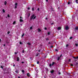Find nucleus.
Segmentation results:
<instances>
[{"label": "nucleus", "instance_id": "nucleus-1", "mask_svg": "<svg viewBox=\"0 0 78 78\" xmlns=\"http://www.w3.org/2000/svg\"><path fill=\"white\" fill-rule=\"evenodd\" d=\"M35 15L34 14H33L30 17V20H31L33 19V20L35 19H36V16H34Z\"/></svg>", "mask_w": 78, "mask_h": 78}, {"label": "nucleus", "instance_id": "nucleus-2", "mask_svg": "<svg viewBox=\"0 0 78 78\" xmlns=\"http://www.w3.org/2000/svg\"><path fill=\"white\" fill-rule=\"evenodd\" d=\"M27 76L28 77H30V73H27Z\"/></svg>", "mask_w": 78, "mask_h": 78}, {"label": "nucleus", "instance_id": "nucleus-3", "mask_svg": "<svg viewBox=\"0 0 78 78\" xmlns=\"http://www.w3.org/2000/svg\"><path fill=\"white\" fill-rule=\"evenodd\" d=\"M69 27L68 26H66V30H69Z\"/></svg>", "mask_w": 78, "mask_h": 78}, {"label": "nucleus", "instance_id": "nucleus-4", "mask_svg": "<svg viewBox=\"0 0 78 78\" xmlns=\"http://www.w3.org/2000/svg\"><path fill=\"white\" fill-rule=\"evenodd\" d=\"M20 22H23V20L22 19H20Z\"/></svg>", "mask_w": 78, "mask_h": 78}, {"label": "nucleus", "instance_id": "nucleus-5", "mask_svg": "<svg viewBox=\"0 0 78 78\" xmlns=\"http://www.w3.org/2000/svg\"><path fill=\"white\" fill-rule=\"evenodd\" d=\"M61 27H58V30H61Z\"/></svg>", "mask_w": 78, "mask_h": 78}, {"label": "nucleus", "instance_id": "nucleus-6", "mask_svg": "<svg viewBox=\"0 0 78 78\" xmlns=\"http://www.w3.org/2000/svg\"><path fill=\"white\" fill-rule=\"evenodd\" d=\"M54 72V70H52L51 71V73H53Z\"/></svg>", "mask_w": 78, "mask_h": 78}, {"label": "nucleus", "instance_id": "nucleus-7", "mask_svg": "<svg viewBox=\"0 0 78 78\" xmlns=\"http://www.w3.org/2000/svg\"><path fill=\"white\" fill-rule=\"evenodd\" d=\"M7 4V2L6 1H5L4 2V5H6V4Z\"/></svg>", "mask_w": 78, "mask_h": 78}, {"label": "nucleus", "instance_id": "nucleus-8", "mask_svg": "<svg viewBox=\"0 0 78 78\" xmlns=\"http://www.w3.org/2000/svg\"><path fill=\"white\" fill-rule=\"evenodd\" d=\"M73 58H74V59H78V56H77V57H73Z\"/></svg>", "mask_w": 78, "mask_h": 78}, {"label": "nucleus", "instance_id": "nucleus-9", "mask_svg": "<svg viewBox=\"0 0 78 78\" xmlns=\"http://www.w3.org/2000/svg\"><path fill=\"white\" fill-rule=\"evenodd\" d=\"M17 61H19V58L18 57L17 58Z\"/></svg>", "mask_w": 78, "mask_h": 78}, {"label": "nucleus", "instance_id": "nucleus-10", "mask_svg": "<svg viewBox=\"0 0 78 78\" xmlns=\"http://www.w3.org/2000/svg\"><path fill=\"white\" fill-rule=\"evenodd\" d=\"M60 59V57H58L57 59V61H59Z\"/></svg>", "mask_w": 78, "mask_h": 78}, {"label": "nucleus", "instance_id": "nucleus-11", "mask_svg": "<svg viewBox=\"0 0 78 78\" xmlns=\"http://www.w3.org/2000/svg\"><path fill=\"white\" fill-rule=\"evenodd\" d=\"M38 32H40V31H41V30L40 29H38Z\"/></svg>", "mask_w": 78, "mask_h": 78}, {"label": "nucleus", "instance_id": "nucleus-12", "mask_svg": "<svg viewBox=\"0 0 78 78\" xmlns=\"http://www.w3.org/2000/svg\"><path fill=\"white\" fill-rule=\"evenodd\" d=\"M2 11L4 13H5V9H3Z\"/></svg>", "mask_w": 78, "mask_h": 78}, {"label": "nucleus", "instance_id": "nucleus-13", "mask_svg": "<svg viewBox=\"0 0 78 78\" xmlns=\"http://www.w3.org/2000/svg\"><path fill=\"white\" fill-rule=\"evenodd\" d=\"M30 13H28V17H30Z\"/></svg>", "mask_w": 78, "mask_h": 78}, {"label": "nucleus", "instance_id": "nucleus-14", "mask_svg": "<svg viewBox=\"0 0 78 78\" xmlns=\"http://www.w3.org/2000/svg\"><path fill=\"white\" fill-rule=\"evenodd\" d=\"M27 44L29 45H31V44L30 42L27 43Z\"/></svg>", "mask_w": 78, "mask_h": 78}, {"label": "nucleus", "instance_id": "nucleus-15", "mask_svg": "<svg viewBox=\"0 0 78 78\" xmlns=\"http://www.w3.org/2000/svg\"><path fill=\"white\" fill-rule=\"evenodd\" d=\"M16 21H14L13 22V25H14V24H15V23H16Z\"/></svg>", "mask_w": 78, "mask_h": 78}, {"label": "nucleus", "instance_id": "nucleus-16", "mask_svg": "<svg viewBox=\"0 0 78 78\" xmlns=\"http://www.w3.org/2000/svg\"><path fill=\"white\" fill-rule=\"evenodd\" d=\"M75 30H78V27H76V28H75Z\"/></svg>", "mask_w": 78, "mask_h": 78}, {"label": "nucleus", "instance_id": "nucleus-17", "mask_svg": "<svg viewBox=\"0 0 78 78\" xmlns=\"http://www.w3.org/2000/svg\"><path fill=\"white\" fill-rule=\"evenodd\" d=\"M55 62H53L52 63V66H53L54 65V64H55Z\"/></svg>", "mask_w": 78, "mask_h": 78}, {"label": "nucleus", "instance_id": "nucleus-18", "mask_svg": "<svg viewBox=\"0 0 78 78\" xmlns=\"http://www.w3.org/2000/svg\"><path fill=\"white\" fill-rule=\"evenodd\" d=\"M48 35H50V32H48Z\"/></svg>", "mask_w": 78, "mask_h": 78}, {"label": "nucleus", "instance_id": "nucleus-19", "mask_svg": "<svg viewBox=\"0 0 78 78\" xmlns=\"http://www.w3.org/2000/svg\"><path fill=\"white\" fill-rule=\"evenodd\" d=\"M24 34H25L24 33H23V34L22 35V37H23V36H24Z\"/></svg>", "mask_w": 78, "mask_h": 78}, {"label": "nucleus", "instance_id": "nucleus-20", "mask_svg": "<svg viewBox=\"0 0 78 78\" xmlns=\"http://www.w3.org/2000/svg\"><path fill=\"white\" fill-rule=\"evenodd\" d=\"M22 72L23 73H24V72H25V71H24V70H22Z\"/></svg>", "mask_w": 78, "mask_h": 78}, {"label": "nucleus", "instance_id": "nucleus-21", "mask_svg": "<svg viewBox=\"0 0 78 78\" xmlns=\"http://www.w3.org/2000/svg\"><path fill=\"white\" fill-rule=\"evenodd\" d=\"M76 3H78V0H76Z\"/></svg>", "mask_w": 78, "mask_h": 78}, {"label": "nucleus", "instance_id": "nucleus-22", "mask_svg": "<svg viewBox=\"0 0 78 78\" xmlns=\"http://www.w3.org/2000/svg\"><path fill=\"white\" fill-rule=\"evenodd\" d=\"M25 53V50H23V53Z\"/></svg>", "mask_w": 78, "mask_h": 78}, {"label": "nucleus", "instance_id": "nucleus-23", "mask_svg": "<svg viewBox=\"0 0 78 78\" xmlns=\"http://www.w3.org/2000/svg\"><path fill=\"white\" fill-rule=\"evenodd\" d=\"M20 19H23V18H22V17L21 16H20Z\"/></svg>", "mask_w": 78, "mask_h": 78}, {"label": "nucleus", "instance_id": "nucleus-24", "mask_svg": "<svg viewBox=\"0 0 78 78\" xmlns=\"http://www.w3.org/2000/svg\"><path fill=\"white\" fill-rule=\"evenodd\" d=\"M72 38H73V37H70V39H72Z\"/></svg>", "mask_w": 78, "mask_h": 78}, {"label": "nucleus", "instance_id": "nucleus-25", "mask_svg": "<svg viewBox=\"0 0 78 78\" xmlns=\"http://www.w3.org/2000/svg\"><path fill=\"white\" fill-rule=\"evenodd\" d=\"M37 64H39V61H37Z\"/></svg>", "mask_w": 78, "mask_h": 78}, {"label": "nucleus", "instance_id": "nucleus-26", "mask_svg": "<svg viewBox=\"0 0 78 78\" xmlns=\"http://www.w3.org/2000/svg\"><path fill=\"white\" fill-rule=\"evenodd\" d=\"M66 47L67 48L68 47V46H69V44H66Z\"/></svg>", "mask_w": 78, "mask_h": 78}, {"label": "nucleus", "instance_id": "nucleus-27", "mask_svg": "<svg viewBox=\"0 0 78 78\" xmlns=\"http://www.w3.org/2000/svg\"><path fill=\"white\" fill-rule=\"evenodd\" d=\"M32 11H34V8H32Z\"/></svg>", "mask_w": 78, "mask_h": 78}, {"label": "nucleus", "instance_id": "nucleus-28", "mask_svg": "<svg viewBox=\"0 0 78 78\" xmlns=\"http://www.w3.org/2000/svg\"><path fill=\"white\" fill-rule=\"evenodd\" d=\"M46 41H48V40H49V39H48V38H46Z\"/></svg>", "mask_w": 78, "mask_h": 78}, {"label": "nucleus", "instance_id": "nucleus-29", "mask_svg": "<svg viewBox=\"0 0 78 78\" xmlns=\"http://www.w3.org/2000/svg\"><path fill=\"white\" fill-rule=\"evenodd\" d=\"M38 55H39V54H37L36 55V56H39Z\"/></svg>", "mask_w": 78, "mask_h": 78}, {"label": "nucleus", "instance_id": "nucleus-30", "mask_svg": "<svg viewBox=\"0 0 78 78\" xmlns=\"http://www.w3.org/2000/svg\"><path fill=\"white\" fill-rule=\"evenodd\" d=\"M75 45H76V47H77V46H78V44H75Z\"/></svg>", "mask_w": 78, "mask_h": 78}, {"label": "nucleus", "instance_id": "nucleus-31", "mask_svg": "<svg viewBox=\"0 0 78 78\" xmlns=\"http://www.w3.org/2000/svg\"><path fill=\"white\" fill-rule=\"evenodd\" d=\"M7 17H9L10 16H9V14L7 15Z\"/></svg>", "mask_w": 78, "mask_h": 78}, {"label": "nucleus", "instance_id": "nucleus-32", "mask_svg": "<svg viewBox=\"0 0 78 78\" xmlns=\"http://www.w3.org/2000/svg\"><path fill=\"white\" fill-rule=\"evenodd\" d=\"M32 28H33L32 27H30V30H32Z\"/></svg>", "mask_w": 78, "mask_h": 78}, {"label": "nucleus", "instance_id": "nucleus-33", "mask_svg": "<svg viewBox=\"0 0 78 78\" xmlns=\"http://www.w3.org/2000/svg\"><path fill=\"white\" fill-rule=\"evenodd\" d=\"M55 51H58V49H55Z\"/></svg>", "mask_w": 78, "mask_h": 78}, {"label": "nucleus", "instance_id": "nucleus-34", "mask_svg": "<svg viewBox=\"0 0 78 78\" xmlns=\"http://www.w3.org/2000/svg\"><path fill=\"white\" fill-rule=\"evenodd\" d=\"M30 59L32 60H33V59L32 58V57H30Z\"/></svg>", "mask_w": 78, "mask_h": 78}, {"label": "nucleus", "instance_id": "nucleus-35", "mask_svg": "<svg viewBox=\"0 0 78 78\" xmlns=\"http://www.w3.org/2000/svg\"><path fill=\"white\" fill-rule=\"evenodd\" d=\"M9 33H10V32H9V31H8V32H7V34H9Z\"/></svg>", "mask_w": 78, "mask_h": 78}, {"label": "nucleus", "instance_id": "nucleus-36", "mask_svg": "<svg viewBox=\"0 0 78 78\" xmlns=\"http://www.w3.org/2000/svg\"><path fill=\"white\" fill-rule=\"evenodd\" d=\"M75 65H78V63L76 62V64H75Z\"/></svg>", "mask_w": 78, "mask_h": 78}, {"label": "nucleus", "instance_id": "nucleus-37", "mask_svg": "<svg viewBox=\"0 0 78 78\" xmlns=\"http://www.w3.org/2000/svg\"><path fill=\"white\" fill-rule=\"evenodd\" d=\"M51 9H52V11H54V9H53V8H51Z\"/></svg>", "mask_w": 78, "mask_h": 78}, {"label": "nucleus", "instance_id": "nucleus-38", "mask_svg": "<svg viewBox=\"0 0 78 78\" xmlns=\"http://www.w3.org/2000/svg\"><path fill=\"white\" fill-rule=\"evenodd\" d=\"M20 44H22V43L21 42H20Z\"/></svg>", "mask_w": 78, "mask_h": 78}, {"label": "nucleus", "instance_id": "nucleus-39", "mask_svg": "<svg viewBox=\"0 0 78 78\" xmlns=\"http://www.w3.org/2000/svg\"><path fill=\"white\" fill-rule=\"evenodd\" d=\"M15 6H17V3H15Z\"/></svg>", "mask_w": 78, "mask_h": 78}, {"label": "nucleus", "instance_id": "nucleus-40", "mask_svg": "<svg viewBox=\"0 0 78 78\" xmlns=\"http://www.w3.org/2000/svg\"><path fill=\"white\" fill-rule=\"evenodd\" d=\"M49 66H50V67H51V64H49Z\"/></svg>", "mask_w": 78, "mask_h": 78}, {"label": "nucleus", "instance_id": "nucleus-41", "mask_svg": "<svg viewBox=\"0 0 78 78\" xmlns=\"http://www.w3.org/2000/svg\"><path fill=\"white\" fill-rule=\"evenodd\" d=\"M54 24V23H51V25H53Z\"/></svg>", "mask_w": 78, "mask_h": 78}, {"label": "nucleus", "instance_id": "nucleus-42", "mask_svg": "<svg viewBox=\"0 0 78 78\" xmlns=\"http://www.w3.org/2000/svg\"><path fill=\"white\" fill-rule=\"evenodd\" d=\"M44 29H45V30H47V29L46 27H45V28H44Z\"/></svg>", "mask_w": 78, "mask_h": 78}, {"label": "nucleus", "instance_id": "nucleus-43", "mask_svg": "<svg viewBox=\"0 0 78 78\" xmlns=\"http://www.w3.org/2000/svg\"><path fill=\"white\" fill-rule=\"evenodd\" d=\"M51 48H53V46H51L50 47Z\"/></svg>", "mask_w": 78, "mask_h": 78}, {"label": "nucleus", "instance_id": "nucleus-44", "mask_svg": "<svg viewBox=\"0 0 78 78\" xmlns=\"http://www.w3.org/2000/svg\"><path fill=\"white\" fill-rule=\"evenodd\" d=\"M70 78H72V75H70Z\"/></svg>", "mask_w": 78, "mask_h": 78}, {"label": "nucleus", "instance_id": "nucleus-45", "mask_svg": "<svg viewBox=\"0 0 78 78\" xmlns=\"http://www.w3.org/2000/svg\"><path fill=\"white\" fill-rule=\"evenodd\" d=\"M71 66H73V64H71Z\"/></svg>", "mask_w": 78, "mask_h": 78}, {"label": "nucleus", "instance_id": "nucleus-46", "mask_svg": "<svg viewBox=\"0 0 78 78\" xmlns=\"http://www.w3.org/2000/svg\"><path fill=\"white\" fill-rule=\"evenodd\" d=\"M1 68H2V69H3V66H1Z\"/></svg>", "mask_w": 78, "mask_h": 78}, {"label": "nucleus", "instance_id": "nucleus-47", "mask_svg": "<svg viewBox=\"0 0 78 78\" xmlns=\"http://www.w3.org/2000/svg\"><path fill=\"white\" fill-rule=\"evenodd\" d=\"M68 5H70V2H68Z\"/></svg>", "mask_w": 78, "mask_h": 78}, {"label": "nucleus", "instance_id": "nucleus-48", "mask_svg": "<svg viewBox=\"0 0 78 78\" xmlns=\"http://www.w3.org/2000/svg\"><path fill=\"white\" fill-rule=\"evenodd\" d=\"M15 55H17V52H15Z\"/></svg>", "mask_w": 78, "mask_h": 78}, {"label": "nucleus", "instance_id": "nucleus-49", "mask_svg": "<svg viewBox=\"0 0 78 78\" xmlns=\"http://www.w3.org/2000/svg\"><path fill=\"white\" fill-rule=\"evenodd\" d=\"M38 51H39V52H41V50H38Z\"/></svg>", "mask_w": 78, "mask_h": 78}, {"label": "nucleus", "instance_id": "nucleus-50", "mask_svg": "<svg viewBox=\"0 0 78 78\" xmlns=\"http://www.w3.org/2000/svg\"><path fill=\"white\" fill-rule=\"evenodd\" d=\"M71 61V59H69L68 60V61L69 62V61Z\"/></svg>", "mask_w": 78, "mask_h": 78}, {"label": "nucleus", "instance_id": "nucleus-51", "mask_svg": "<svg viewBox=\"0 0 78 78\" xmlns=\"http://www.w3.org/2000/svg\"><path fill=\"white\" fill-rule=\"evenodd\" d=\"M30 9V7H28V9L29 10V9Z\"/></svg>", "mask_w": 78, "mask_h": 78}, {"label": "nucleus", "instance_id": "nucleus-52", "mask_svg": "<svg viewBox=\"0 0 78 78\" xmlns=\"http://www.w3.org/2000/svg\"><path fill=\"white\" fill-rule=\"evenodd\" d=\"M58 74H59V75H60V74H61V73H60V72H59L58 73Z\"/></svg>", "mask_w": 78, "mask_h": 78}, {"label": "nucleus", "instance_id": "nucleus-53", "mask_svg": "<svg viewBox=\"0 0 78 78\" xmlns=\"http://www.w3.org/2000/svg\"><path fill=\"white\" fill-rule=\"evenodd\" d=\"M67 74H68L69 75H70V73H67Z\"/></svg>", "mask_w": 78, "mask_h": 78}, {"label": "nucleus", "instance_id": "nucleus-54", "mask_svg": "<svg viewBox=\"0 0 78 78\" xmlns=\"http://www.w3.org/2000/svg\"><path fill=\"white\" fill-rule=\"evenodd\" d=\"M37 9L38 11H39V8H38Z\"/></svg>", "mask_w": 78, "mask_h": 78}, {"label": "nucleus", "instance_id": "nucleus-55", "mask_svg": "<svg viewBox=\"0 0 78 78\" xmlns=\"http://www.w3.org/2000/svg\"><path fill=\"white\" fill-rule=\"evenodd\" d=\"M62 55H60V58H61V57H62Z\"/></svg>", "mask_w": 78, "mask_h": 78}, {"label": "nucleus", "instance_id": "nucleus-56", "mask_svg": "<svg viewBox=\"0 0 78 78\" xmlns=\"http://www.w3.org/2000/svg\"><path fill=\"white\" fill-rule=\"evenodd\" d=\"M15 66H16V65H13V67H15Z\"/></svg>", "mask_w": 78, "mask_h": 78}, {"label": "nucleus", "instance_id": "nucleus-57", "mask_svg": "<svg viewBox=\"0 0 78 78\" xmlns=\"http://www.w3.org/2000/svg\"><path fill=\"white\" fill-rule=\"evenodd\" d=\"M23 63H24V62H22V64H23Z\"/></svg>", "mask_w": 78, "mask_h": 78}, {"label": "nucleus", "instance_id": "nucleus-58", "mask_svg": "<svg viewBox=\"0 0 78 78\" xmlns=\"http://www.w3.org/2000/svg\"><path fill=\"white\" fill-rule=\"evenodd\" d=\"M15 8H17V6H15Z\"/></svg>", "mask_w": 78, "mask_h": 78}, {"label": "nucleus", "instance_id": "nucleus-59", "mask_svg": "<svg viewBox=\"0 0 78 78\" xmlns=\"http://www.w3.org/2000/svg\"><path fill=\"white\" fill-rule=\"evenodd\" d=\"M48 44H51V43H50V42H49Z\"/></svg>", "mask_w": 78, "mask_h": 78}, {"label": "nucleus", "instance_id": "nucleus-60", "mask_svg": "<svg viewBox=\"0 0 78 78\" xmlns=\"http://www.w3.org/2000/svg\"><path fill=\"white\" fill-rule=\"evenodd\" d=\"M48 19V18H46V20H47Z\"/></svg>", "mask_w": 78, "mask_h": 78}, {"label": "nucleus", "instance_id": "nucleus-61", "mask_svg": "<svg viewBox=\"0 0 78 78\" xmlns=\"http://www.w3.org/2000/svg\"><path fill=\"white\" fill-rule=\"evenodd\" d=\"M18 78H20V76H19L18 77Z\"/></svg>", "mask_w": 78, "mask_h": 78}, {"label": "nucleus", "instance_id": "nucleus-62", "mask_svg": "<svg viewBox=\"0 0 78 78\" xmlns=\"http://www.w3.org/2000/svg\"><path fill=\"white\" fill-rule=\"evenodd\" d=\"M46 2H48V0H46Z\"/></svg>", "mask_w": 78, "mask_h": 78}, {"label": "nucleus", "instance_id": "nucleus-63", "mask_svg": "<svg viewBox=\"0 0 78 78\" xmlns=\"http://www.w3.org/2000/svg\"><path fill=\"white\" fill-rule=\"evenodd\" d=\"M77 60H75V62H76V61H77Z\"/></svg>", "mask_w": 78, "mask_h": 78}, {"label": "nucleus", "instance_id": "nucleus-64", "mask_svg": "<svg viewBox=\"0 0 78 78\" xmlns=\"http://www.w3.org/2000/svg\"><path fill=\"white\" fill-rule=\"evenodd\" d=\"M4 46H5V44H4Z\"/></svg>", "mask_w": 78, "mask_h": 78}]
</instances>
